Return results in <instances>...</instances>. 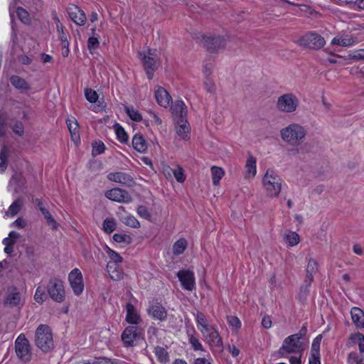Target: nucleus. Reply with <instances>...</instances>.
Masks as SVG:
<instances>
[{
    "label": "nucleus",
    "mask_w": 364,
    "mask_h": 364,
    "mask_svg": "<svg viewBox=\"0 0 364 364\" xmlns=\"http://www.w3.org/2000/svg\"><path fill=\"white\" fill-rule=\"evenodd\" d=\"M306 135V129L299 124H291L281 130L282 139L291 146L301 144Z\"/></svg>",
    "instance_id": "f257e3e1"
},
{
    "label": "nucleus",
    "mask_w": 364,
    "mask_h": 364,
    "mask_svg": "<svg viewBox=\"0 0 364 364\" xmlns=\"http://www.w3.org/2000/svg\"><path fill=\"white\" fill-rule=\"evenodd\" d=\"M283 180L272 169H267L262 179L263 186L269 197H278L282 190Z\"/></svg>",
    "instance_id": "f03ea898"
},
{
    "label": "nucleus",
    "mask_w": 364,
    "mask_h": 364,
    "mask_svg": "<svg viewBox=\"0 0 364 364\" xmlns=\"http://www.w3.org/2000/svg\"><path fill=\"white\" fill-rule=\"evenodd\" d=\"M36 346L43 352H49L54 347L53 334L48 325L41 324L35 334Z\"/></svg>",
    "instance_id": "7ed1b4c3"
},
{
    "label": "nucleus",
    "mask_w": 364,
    "mask_h": 364,
    "mask_svg": "<svg viewBox=\"0 0 364 364\" xmlns=\"http://www.w3.org/2000/svg\"><path fill=\"white\" fill-rule=\"evenodd\" d=\"M121 338L126 347L136 346L144 339V328L140 325H130L123 331Z\"/></svg>",
    "instance_id": "20e7f679"
},
{
    "label": "nucleus",
    "mask_w": 364,
    "mask_h": 364,
    "mask_svg": "<svg viewBox=\"0 0 364 364\" xmlns=\"http://www.w3.org/2000/svg\"><path fill=\"white\" fill-rule=\"evenodd\" d=\"M48 296L57 303H63L65 299L64 282L56 277L50 278L46 286Z\"/></svg>",
    "instance_id": "39448f33"
},
{
    "label": "nucleus",
    "mask_w": 364,
    "mask_h": 364,
    "mask_svg": "<svg viewBox=\"0 0 364 364\" xmlns=\"http://www.w3.org/2000/svg\"><path fill=\"white\" fill-rule=\"evenodd\" d=\"M140 60L149 80L154 77V72L160 65V61L155 54V51L149 50L147 53H139Z\"/></svg>",
    "instance_id": "423d86ee"
},
{
    "label": "nucleus",
    "mask_w": 364,
    "mask_h": 364,
    "mask_svg": "<svg viewBox=\"0 0 364 364\" xmlns=\"http://www.w3.org/2000/svg\"><path fill=\"white\" fill-rule=\"evenodd\" d=\"M294 336H287L278 350L279 354L284 357L287 354L301 353L305 348L303 341H297Z\"/></svg>",
    "instance_id": "0eeeda50"
},
{
    "label": "nucleus",
    "mask_w": 364,
    "mask_h": 364,
    "mask_svg": "<svg viewBox=\"0 0 364 364\" xmlns=\"http://www.w3.org/2000/svg\"><path fill=\"white\" fill-rule=\"evenodd\" d=\"M297 43L303 47L314 50L323 48L326 41L323 36L316 32H309L298 40Z\"/></svg>",
    "instance_id": "6e6552de"
},
{
    "label": "nucleus",
    "mask_w": 364,
    "mask_h": 364,
    "mask_svg": "<svg viewBox=\"0 0 364 364\" xmlns=\"http://www.w3.org/2000/svg\"><path fill=\"white\" fill-rule=\"evenodd\" d=\"M299 104V99L293 93H286L278 97L277 109L286 113H291L296 110Z\"/></svg>",
    "instance_id": "1a4fd4ad"
},
{
    "label": "nucleus",
    "mask_w": 364,
    "mask_h": 364,
    "mask_svg": "<svg viewBox=\"0 0 364 364\" xmlns=\"http://www.w3.org/2000/svg\"><path fill=\"white\" fill-rule=\"evenodd\" d=\"M15 351L17 357L24 363L31 360V351L28 340L25 335L20 334L15 341Z\"/></svg>",
    "instance_id": "9d476101"
},
{
    "label": "nucleus",
    "mask_w": 364,
    "mask_h": 364,
    "mask_svg": "<svg viewBox=\"0 0 364 364\" xmlns=\"http://www.w3.org/2000/svg\"><path fill=\"white\" fill-rule=\"evenodd\" d=\"M205 341L210 346L213 354H220L223 351V344L222 338L218 331L213 327L205 333H202Z\"/></svg>",
    "instance_id": "9b49d317"
},
{
    "label": "nucleus",
    "mask_w": 364,
    "mask_h": 364,
    "mask_svg": "<svg viewBox=\"0 0 364 364\" xmlns=\"http://www.w3.org/2000/svg\"><path fill=\"white\" fill-rule=\"evenodd\" d=\"M70 287L77 296L80 295L84 290V284L81 272L77 269H73L68 275Z\"/></svg>",
    "instance_id": "f8f14e48"
},
{
    "label": "nucleus",
    "mask_w": 364,
    "mask_h": 364,
    "mask_svg": "<svg viewBox=\"0 0 364 364\" xmlns=\"http://www.w3.org/2000/svg\"><path fill=\"white\" fill-rule=\"evenodd\" d=\"M203 45L209 53H216L225 46V39L222 36H203Z\"/></svg>",
    "instance_id": "ddd939ff"
},
{
    "label": "nucleus",
    "mask_w": 364,
    "mask_h": 364,
    "mask_svg": "<svg viewBox=\"0 0 364 364\" xmlns=\"http://www.w3.org/2000/svg\"><path fill=\"white\" fill-rule=\"evenodd\" d=\"M177 277L184 289L193 291L196 289L195 277L193 272L186 269H181L178 272Z\"/></svg>",
    "instance_id": "4468645a"
},
{
    "label": "nucleus",
    "mask_w": 364,
    "mask_h": 364,
    "mask_svg": "<svg viewBox=\"0 0 364 364\" xmlns=\"http://www.w3.org/2000/svg\"><path fill=\"white\" fill-rule=\"evenodd\" d=\"M105 196L109 200L119 203H129L132 200V196L127 191L119 188L107 191L105 193Z\"/></svg>",
    "instance_id": "2eb2a0df"
},
{
    "label": "nucleus",
    "mask_w": 364,
    "mask_h": 364,
    "mask_svg": "<svg viewBox=\"0 0 364 364\" xmlns=\"http://www.w3.org/2000/svg\"><path fill=\"white\" fill-rule=\"evenodd\" d=\"M148 313L154 319L164 321L167 318V311L161 304L156 302L150 304Z\"/></svg>",
    "instance_id": "dca6fc26"
},
{
    "label": "nucleus",
    "mask_w": 364,
    "mask_h": 364,
    "mask_svg": "<svg viewBox=\"0 0 364 364\" xmlns=\"http://www.w3.org/2000/svg\"><path fill=\"white\" fill-rule=\"evenodd\" d=\"M107 178L116 183H119L127 186H132L134 184V180L133 177L124 172H113L107 175Z\"/></svg>",
    "instance_id": "f3484780"
},
{
    "label": "nucleus",
    "mask_w": 364,
    "mask_h": 364,
    "mask_svg": "<svg viewBox=\"0 0 364 364\" xmlns=\"http://www.w3.org/2000/svg\"><path fill=\"white\" fill-rule=\"evenodd\" d=\"M68 14L71 20L78 26L85 25L87 17L85 12L78 6L73 5L68 9Z\"/></svg>",
    "instance_id": "a211bd4d"
},
{
    "label": "nucleus",
    "mask_w": 364,
    "mask_h": 364,
    "mask_svg": "<svg viewBox=\"0 0 364 364\" xmlns=\"http://www.w3.org/2000/svg\"><path fill=\"white\" fill-rule=\"evenodd\" d=\"M175 120L187 119V107L182 100H176L171 107Z\"/></svg>",
    "instance_id": "6ab92c4d"
},
{
    "label": "nucleus",
    "mask_w": 364,
    "mask_h": 364,
    "mask_svg": "<svg viewBox=\"0 0 364 364\" xmlns=\"http://www.w3.org/2000/svg\"><path fill=\"white\" fill-rule=\"evenodd\" d=\"M176 130L178 136L183 140L190 138L191 127L187 119L176 121Z\"/></svg>",
    "instance_id": "aec40b11"
},
{
    "label": "nucleus",
    "mask_w": 364,
    "mask_h": 364,
    "mask_svg": "<svg viewBox=\"0 0 364 364\" xmlns=\"http://www.w3.org/2000/svg\"><path fill=\"white\" fill-rule=\"evenodd\" d=\"M155 98L157 103L165 108L169 106L172 100L171 96L169 93L162 87H158L155 90Z\"/></svg>",
    "instance_id": "412c9836"
},
{
    "label": "nucleus",
    "mask_w": 364,
    "mask_h": 364,
    "mask_svg": "<svg viewBox=\"0 0 364 364\" xmlns=\"http://www.w3.org/2000/svg\"><path fill=\"white\" fill-rule=\"evenodd\" d=\"M21 297L19 291L16 287L9 289L7 294L4 299V305L9 306H17L20 304Z\"/></svg>",
    "instance_id": "4be33fe9"
},
{
    "label": "nucleus",
    "mask_w": 364,
    "mask_h": 364,
    "mask_svg": "<svg viewBox=\"0 0 364 364\" xmlns=\"http://www.w3.org/2000/svg\"><path fill=\"white\" fill-rule=\"evenodd\" d=\"M126 311L125 320L131 325H139L142 320L134 305L131 303H127L126 304Z\"/></svg>",
    "instance_id": "5701e85b"
},
{
    "label": "nucleus",
    "mask_w": 364,
    "mask_h": 364,
    "mask_svg": "<svg viewBox=\"0 0 364 364\" xmlns=\"http://www.w3.org/2000/svg\"><path fill=\"white\" fill-rule=\"evenodd\" d=\"M26 181L22 173H15L9 181V186H14V191L18 193L26 187Z\"/></svg>",
    "instance_id": "b1692460"
},
{
    "label": "nucleus",
    "mask_w": 364,
    "mask_h": 364,
    "mask_svg": "<svg viewBox=\"0 0 364 364\" xmlns=\"http://www.w3.org/2000/svg\"><path fill=\"white\" fill-rule=\"evenodd\" d=\"M350 315L355 326L359 328H364V311L358 307H353Z\"/></svg>",
    "instance_id": "393cba45"
},
{
    "label": "nucleus",
    "mask_w": 364,
    "mask_h": 364,
    "mask_svg": "<svg viewBox=\"0 0 364 364\" xmlns=\"http://www.w3.org/2000/svg\"><path fill=\"white\" fill-rule=\"evenodd\" d=\"M318 271V264L317 262L313 259L309 258L308 260V264L306 268V279L308 284L312 283L314 281V277L316 273Z\"/></svg>",
    "instance_id": "a878e982"
},
{
    "label": "nucleus",
    "mask_w": 364,
    "mask_h": 364,
    "mask_svg": "<svg viewBox=\"0 0 364 364\" xmlns=\"http://www.w3.org/2000/svg\"><path fill=\"white\" fill-rule=\"evenodd\" d=\"M196 320L198 326V329L201 333H205L207 331H208V330L213 327V326L208 324L205 316L200 311H197L196 314Z\"/></svg>",
    "instance_id": "bb28decb"
},
{
    "label": "nucleus",
    "mask_w": 364,
    "mask_h": 364,
    "mask_svg": "<svg viewBox=\"0 0 364 364\" xmlns=\"http://www.w3.org/2000/svg\"><path fill=\"white\" fill-rule=\"evenodd\" d=\"M107 271L109 273L110 278L113 280L117 281L123 278V272L119 268L118 264L114 262H108L107 264Z\"/></svg>",
    "instance_id": "cd10ccee"
},
{
    "label": "nucleus",
    "mask_w": 364,
    "mask_h": 364,
    "mask_svg": "<svg viewBox=\"0 0 364 364\" xmlns=\"http://www.w3.org/2000/svg\"><path fill=\"white\" fill-rule=\"evenodd\" d=\"M132 146L135 150L143 153L147 149V144L143 136L136 134L132 139Z\"/></svg>",
    "instance_id": "c85d7f7f"
},
{
    "label": "nucleus",
    "mask_w": 364,
    "mask_h": 364,
    "mask_svg": "<svg viewBox=\"0 0 364 364\" xmlns=\"http://www.w3.org/2000/svg\"><path fill=\"white\" fill-rule=\"evenodd\" d=\"M10 82L15 88L21 91L30 90V86L28 82L23 78L18 75H12L10 78Z\"/></svg>",
    "instance_id": "c756f323"
},
{
    "label": "nucleus",
    "mask_w": 364,
    "mask_h": 364,
    "mask_svg": "<svg viewBox=\"0 0 364 364\" xmlns=\"http://www.w3.org/2000/svg\"><path fill=\"white\" fill-rule=\"evenodd\" d=\"M355 43V40L348 36H337L334 37L331 41L332 45H337L343 47L352 46Z\"/></svg>",
    "instance_id": "7c9ffc66"
},
{
    "label": "nucleus",
    "mask_w": 364,
    "mask_h": 364,
    "mask_svg": "<svg viewBox=\"0 0 364 364\" xmlns=\"http://www.w3.org/2000/svg\"><path fill=\"white\" fill-rule=\"evenodd\" d=\"M9 149L7 146L2 145L0 150V173H4L8 166Z\"/></svg>",
    "instance_id": "2f4dec72"
},
{
    "label": "nucleus",
    "mask_w": 364,
    "mask_h": 364,
    "mask_svg": "<svg viewBox=\"0 0 364 364\" xmlns=\"http://www.w3.org/2000/svg\"><path fill=\"white\" fill-rule=\"evenodd\" d=\"M188 247V242L185 238H180L176 241L172 247L173 254L176 256L180 255L184 252Z\"/></svg>",
    "instance_id": "473e14b6"
},
{
    "label": "nucleus",
    "mask_w": 364,
    "mask_h": 364,
    "mask_svg": "<svg viewBox=\"0 0 364 364\" xmlns=\"http://www.w3.org/2000/svg\"><path fill=\"white\" fill-rule=\"evenodd\" d=\"M23 202L22 198H17L9 206L8 211L6 213V215L14 216L17 215L23 206Z\"/></svg>",
    "instance_id": "72a5a7b5"
},
{
    "label": "nucleus",
    "mask_w": 364,
    "mask_h": 364,
    "mask_svg": "<svg viewBox=\"0 0 364 364\" xmlns=\"http://www.w3.org/2000/svg\"><path fill=\"white\" fill-rule=\"evenodd\" d=\"M211 175L213 185L218 186L224 176L225 171L222 168L214 166L211 168Z\"/></svg>",
    "instance_id": "f704fd0d"
},
{
    "label": "nucleus",
    "mask_w": 364,
    "mask_h": 364,
    "mask_svg": "<svg viewBox=\"0 0 364 364\" xmlns=\"http://www.w3.org/2000/svg\"><path fill=\"white\" fill-rule=\"evenodd\" d=\"M124 111L132 120L134 122H141L142 120L141 114L133 107L125 106Z\"/></svg>",
    "instance_id": "c9c22d12"
},
{
    "label": "nucleus",
    "mask_w": 364,
    "mask_h": 364,
    "mask_svg": "<svg viewBox=\"0 0 364 364\" xmlns=\"http://www.w3.org/2000/svg\"><path fill=\"white\" fill-rule=\"evenodd\" d=\"M154 353L159 362L165 363L169 360L168 354L164 348L156 346Z\"/></svg>",
    "instance_id": "e433bc0d"
},
{
    "label": "nucleus",
    "mask_w": 364,
    "mask_h": 364,
    "mask_svg": "<svg viewBox=\"0 0 364 364\" xmlns=\"http://www.w3.org/2000/svg\"><path fill=\"white\" fill-rule=\"evenodd\" d=\"M247 172L251 175L252 176H255L256 174V159L252 155H249L246 165H245Z\"/></svg>",
    "instance_id": "4c0bfd02"
},
{
    "label": "nucleus",
    "mask_w": 364,
    "mask_h": 364,
    "mask_svg": "<svg viewBox=\"0 0 364 364\" xmlns=\"http://www.w3.org/2000/svg\"><path fill=\"white\" fill-rule=\"evenodd\" d=\"M46 299L47 295L44 288L41 286L38 287L34 294V300L37 303L41 304L46 301Z\"/></svg>",
    "instance_id": "58836bf2"
},
{
    "label": "nucleus",
    "mask_w": 364,
    "mask_h": 364,
    "mask_svg": "<svg viewBox=\"0 0 364 364\" xmlns=\"http://www.w3.org/2000/svg\"><path fill=\"white\" fill-rule=\"evenodd\" d=\"M17 16L19 20L25 24L31 22V18L28 12L22 7H18L16 10Z\"/></svg>",
    "instance_id": "ea45409f"
},
{
    "label": "nucleus",
    "mask_w": 364,
    "mask_h": 364,
    "mask_svg": "<svg viewBox=\"0 0 364 364\" xmlns=\"http://www.w3.org/2000/svg\"><path fill=\"white\" fill-rule=\"evenodd\" d=\"M122 222L127 226H129L133 228H138L140 227V223L137 220V219L132 215H128L122 218Z\"/></svg>",
    "instance_id": "a19ab883"
},
{
    "label": "nucleus",
    "mask_w": 364,
    "mask_h": 364,
    "mask_svg": "<svg viewBox=\"0 0 364 364\" xmlns=\"http://www.w3.org/2000/svg\"><path fill=\"white\" fill-rule=\"evenodd\" d=\"M103 229L105 232L111 233L116 229V222L114 218H106L103 222Z\"/></svg>",
    "instance_id": "79ce46f5"
},
{
    "label": "nucleus",
    "mask_w": 364,
    "mask_h": 364,
    "mask_svg": "<svg viewBox=\"0 0 364 364\" xmlns=\"http://www.w3.org/2000/svg\"><path fill=\"white\" fill-rule=\"evenodd\" d=\"M363 361V356L357 352H351L348 356V364H361Z\"/></svg>",
    "instance_id": "37998d69"
},
{
    "label": "nucleus",
    "mask_w": 364,
    "mask_h": 364,
    "mask_svg": "<svg viewBox=\"0 0 364 364\" xmlns=\"http://www.w3.org/2000/svg\"><path fill=\"white\" fill-rule=\"evenodd\" d=\"M12 131L17 135L21 136L24 134V125L20 120H15L14 124L11 126Z\"/></svg>",
    "instance_id": "c03bdc74"
},
{
    "label": "nucleus",
    "mask_w": 364,
    "mask_h": 364,
    "mask_svg": "<svg viewBox=\"0 0 364 364\" xmlns=\"http://www.w3.org/2000/svg\"><path fill=\"white\" fill-rule=\"evenodd\" d=\"M285 240H286V242L290 246H294V245H296L299 243V236L295 232H290L289 234L286 235Z\"/></svg>",
    "instance_id": "a18cd8bd"
},
{
    "label": "nucleus",
    "mask_w": 364,
    "mask_h": 364,
    "mask_svg": "<svg viewBox=\"0 0 364 364\" xmlns=\"http://www.w3.org/2000/svg\"><path fill=\"white\" fill-rule=\"evenodd\" d=\"M105 146L101 141H95L92 144V154L93 156H97L102 154L105 151Z\"/></svg>",
    "instance_id": "49530a36"
},
{
    "label": "nucleus",
    "mask_w": 364,
    "mask_h": 364,
    "mask_svg": "<svg viewBox=\"0 0 364 364\" xmlns=\"http://www.w3.org/2000/svg\"><path fill=\"white\" fill-rule=\"evenodd\" d=\"M85 96L87 100L91 103H95L98 99V95L96 91L87 88L85 90Z\"/></svg>",
    "instance_id": "de8ad7c7"
},
{
    "label": "nucleus",
    "mask_w": 364,
    "mask_h": 364,
    "mask_svg": "<svg viewBox=\"0 0 364 364\" xmlns=\"http://www.w3.org/2000/svg\"><path fill=\"white\" fill-rule=\"evenodd\" d=\"M189 343L194 350H203V347L200 341L195 337L193 334H189Z\"/></svg>",
    "instance_id": "09e8293b"
},
{
    "label": "nucleus",
    "mask_w": 364,
    "mask_h": 364,
    "mask_svg": "<svg viewBox=\"0 0 364 364\" xmlns=\"http://www.w3.org/2000/svg\"><path fill=\"white\" fill-rule=\"evenodd\" d=\"M205 89L208 92L215 93L216 90V86L213 80L210 77H205L204 80Z\"/></svg>",
    "instance_id": "8fccbe9b"
},
{
    "label": "nucleus",
    "mask_w": 364,
    "mask_h": 364,
    "mask_svg": "<svg viewBox=\"0 0 364 364\" xmlns=\"http://www.w3.org/2000/svg\"><path fill=\"white\" fill-rule=\"evenodd\" d=\"M113 240L119 243L124 242L126 244H129L132 242L131 237L125 234L116 233L113 235Z\"/></svg>",
    "instance_id": "3c124183"
},
{
    "label": "nucleus",
    "mask_w": 364,
    "mask_h": 364,
    "mask_svg": "<svg viewBox=\"0 0 364 364\" xmlns=\"http://www.w3.org/2000/svg\"><path fill=\"white\" fill-rule=\"evenodd\" d=\"M116 134L120 142L127 143L128 141V135L122 127H117L116 128Z\"/></svg>",
    "instance_id": "603ef678"
},
{
    "label": "nucleus",
    "mask_w": 364,
    "mask_h": 364,
    "mask_svg": "<svg viewBox=\"0 0 364 364\" xmlns=\"http://www.w3.org/2000/svg\"><path fill=\"white\" fill-rule=\"evenodd\" d=\"M322 339V336L320 334L317 336L313 341L311 344V353H315L318 354L320 353V344Z\"/></svg>",
    "instance_id": "864d4df0"
},
{
    "label": "nucleus",
    "mask_w": 364,
    "mask_h": 364,
    "mask_svg": "<svg viewBox=\"0 0 364 364\" xmlns=\"http://www.w3.org/2000/svg\"><path fill=\"white\" fill-rule=\"evenodd\" d=\"M41 213L49 225H53V229H56V221L54 220L50 212L46 208H41Z\"/></svg>",
    "instance_id": "5fc2aeb1"
},
{
    "label": "nucleus",
    "mask_w": 364,
    "mask_h": 364,
    "mask_svg": "<svg viewBox=\"0 0 364 364\" xmlns=\"http://www.w3.org/2000/svg\"><path fill=\"white\" fill-rule=\"evenodd\" d=\"M173 173L178 182L182 183L186 180L183 169L181 166H178L176 169L173 170Z\"/></svg>",
    "instance_id": "6e6d98bb"
},
{
    "label": "nucleus",
    "mask_w": 364,
    "mask_h": 364,
    "mask_svg": "<svg viewBox=\"0 0 364 364\" xmlns=\"http://www.w3.org/2000/svg\"><path fill=\"white\" fill-rule=\"evenodd\" d=\"M311 285V283L308 284L306 279H304V284L301 286L299 293V298L305 299L309 293V288Z\"/></svg>",
    "instance_id": "4d7b16f0"
},
{
    "label": "nucleus",
    "mask_w": 364,
    "mask_h": 364,
    "mask_svg": "<svg viewBox=\"0 0 364 364\" xmlns=\"http://www.w3.org/2000/svg\"><path fill=\"white\" fill-rule=\"evenodd\" d=\"M227 321L230 326L237 329L241 326V322L239 318L235 316H228Z\"/></svg>",
    "instance_id": "13d9d810"
},
{
    "label": "nucleus",
    "mask_w": 364,
    "mask_h": 364,
    "mask_svg": "<svg viewBox=\"0 0 364 364\" xmlns=\"http://www.w3.org/2000/svg\"><path fill=\"white\" fill-rule=\"evenodd\" d=\"M137 213L143 218L146 220H150L151 215L148 208L144 205H140L137 208Z\"/></svg>",
    "instance_id": "bf43d9fd"
},
{
    "label": "nucleus",
    "mask_w": 364,
    "mask_h": 364,
    "mask_svg": "<svg viewBox=\"0 0 364 364\" xmlns=\"http://www.w3.org/2000/svg\"><path fill=\"white\" fill-rule=\"evenodd\" d=\"M107 252L111 259L109 262H114L116 264L122 262V257L118 253L112 250L111 249H109Z\"/></svg>",
    "instance_id": "052dcab7"
},
{
    "label": "nucleus",
    "mask_w": 364,
    "mask_h": 364,
    "mask_svg": "<svg viewBox=\"0 0 364 364\" xmlns=\"http://www.w3.org/2000/svg\"><path fill=\"white\" fill-rule=\"evenodd\" d=\"M307 333V323H305L297 333L292 334L297 341H302Z\"/></svg>",
    "instance_id": "680f3d73"
},
{
    "label": "nucleus",
    "mask_w": 364,
    "mask_h": 364,
    "mask_svg": "<svg viewBox=\"0 0 364 364\" xmlns=\"http://www.w3.org/2000/svg\"><path fill=\"white\" fill-rule=\"evenodd\" d=\"M69 35L66 33L64 31H60V33L59 34V38L61 41L62 48H67L69 47V41H68Z\"/></svg>",
    "instance_id": "e2e57ef3"
},
{
    "label": "nucleus",
    "mask_w": 364,
    "mask_h": 364,
    "mask_svg": "<svg viewBox=\"0 0 364 364\" xmlns=\"http://www.w3.org/2000/svg\"><path fill=\"white\" fill-rule=\"evenodd\" d=\"M349 58L355 60H364V49L353 51L349 54Z\"/></svg>",
    "instance_id": "0e129e2a"
},
{
    "label": "nucleus",
    "mask_w": 364,
    "mask_h": 364,
    "mask_svg": "<svg viewBox=\"0 0 364 364\" xmlns=\"http://www.w3.org/2000/svg\"><path fill=\"white\" fill-rule=\"evenodd\" d=\"M100 44L99 40L96 37H90L87 41V48L90 50H95L98 48Z\"/></svg>",
    "instance_id": "69168bd1"
},
{
    "label": "nucleus",
    "mask_w": 364,
    "mask_h": 364,
    "mask_svg": "<svg viewBox=\"0 0 364 364\" xmlns=\"http://www.w3.org/2000/svg\"><path fill=\"white\" fill-rule=\"evenodd\" d=\"M355 338L358 341L360 352L364 353V336L360 333H358L355 335Z\"/></svg>",
    "instance_id": "338daca9"
},
{
    "label": "nucleus",
    "mask_w": 364,
    "mask_h": 364,
    "mask_svg": "<svg viewBox=\"0 0 364 364\" xmlns=\"http://www.w3.org/2000/svg\"><path fill=\"white\" fill-rule=\"evenodd\" d=\"M309 364H321L320 353H318V354L315 353H311V355L309 358Z\"/></svg>",
    "instance_id": "774afa93"
}]
</instances>
